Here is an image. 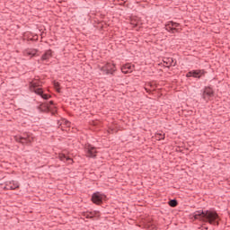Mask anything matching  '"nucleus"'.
<instances>
[{
	"mask_svg": "<svg viewBox=\"0 0 230 230\" xmlns=\"http://www.w3.org/2000/svg\"><path fill=\"white\" fill-rule=\"evenodd\" d=\"M85 152H86V157H96V154H98V152L96 151V147L91 145H89L85 148Z\"/></svg>",
	"mask_w": 230,
	"mask_h": 230,
	"instance_id": "obj_7",
	"label": "nucleus"
},
{
	"mask_svg": "<svg viewBox=\"0 0 230 230\" xmlns=\"http://www.w3.org/2000/svg\"><path fill=\"white\" fill-rule=\"evenodd\" d=\"M100 71H102L103 75H114V73H116V64L106 63L103 66L100 67Z\"/></svg>",
	"mask_w": 230,
	"mask_h": 230,
	"instance_id": "obj_3",
	"label": "nucleus"
},
{
	"mask_svg": "<svg viewBox=\"0 0 230 230\" xmlns=\"http://www.w3.org/2000/svg\"><path fill=\"white\" fill-rule=\"evenodd\" d=\"M206 73L208 72L204 69L192 70V77L200 79L201 76L206 75Z\"/></svg>",
	"mask_w": 230,
	"mask_h": 230,
	"instance_id": "obj_8",
	"label": "nucleus"
},
{
	"mask_svg": "<svg viewBox=\"0 0 230 230\" xmlns=\"http://www.w3.org/2000/svg\"><path fill=\"white\" fill-rule=\"evenodd\" d=\"M51 57H53V51L51 49H49L41 56V60L42 62L49 60Z\"/></svg>",
	"mask_w": 230,
	"mask_h": 230,
	"instance_id": "obj_10",
	"label": "nucleus"
},
{
	"mask_svg": "<svg viewBox=\"0 0 230 230\" xmlns=\"http://www.w3.org/2000/svg\"><path fill=\"white\" fill-rule=\"evenodd\" d=\"M67 158V156L65 154H59L58 155V159L59 161H63L64 163H66V159Z\"/></svg>",
	"mask_w": 230,
	"mask_h": 230,
	"instance_id": "obj_16",
	"label": "nucleus"
},
{
	"mask_svg": "<svg viewBox=\"0 0 230 230\" xmlns=\"http://www.w3.org/2000/svg\"><path fill=\"white\" fill-rule=\"evenodd\" d=\"M47 105H49V107H50V105H55V102L49 101V103H47Z\"/></svg>",
	"mask_w": 230,
	"mask_h": 230,
	"instance_id": "obj_20",
	"label": "nucleus"
},
{
	"mask_svg": "<svg viewBox=\"0 0 230 230\" xmlns=\"http://www.w3.org/2000/svg\"><path fill=\"white\" fill-rule=\"evenodd\" d=\"M14 139L15 141H18V143H22V145L30 143V136H27V137L15 136Z\"/></svg>",
	"mask_w": 230,
	"mask_h": 230,
	"instance_id": "obj_9",
	"label": "nucleus"
},
{
	"mask_svg": "<svg viewBox=\"0 0 230 230\" xmlns=\"http://www.w3.org/2000/svg\"><path fill=\"white\" fill-rule=\"evenodd\" d=\"M180 26H181V24L177 23L175 22H170V23H169V28L171 31H172V33H173V31H177V28H179Z\"/></svg>",
	"mask_w": 230,
	"mask_h": 230,
	"instance_id": "obj_12",
	"label": "nucleus"
},
{
	"mask_svg": "<svg viewBox=\"0 0 230 230\" xmlns=\"http://www.w3.org/2000/svg\"><path fill=\"white\" fill-rule=\"evenodd\" d=\"M190 76H193L192 71H190L186 74L187 78H190Z\"/></svg>",
	"mask_w": 230,
	"mask_h": 230,
	"instance_id": "obj_19",
	"label": "nucleus"
},
{
	"mask_svg": "<svg viewBox=\"0 0 230 230\" xmlns=\"http://www.w3.org/2000/svg\"><path fill=\"white\" fill-rule=\"evenodd\" d=\"M65 161H68L69 162V164H73V163H75V161H73V158L69 157V156H66V160Z\"/></svg>",
	"mask_w": 230,
	"mask_h": 230,
	"instance_id": "obj_18",
	"label": "nucleus"
},
{
	"mask_svg": "<svg viewBox=\"0 0 230 230\" xmlns=\"http://www.w3.org/2000/svg\"><path fill=\"white\" fill-rule=\"evenodd\" d=\"M92 202H93V204H97L100 205L103 202V195H102V193L100 192H94L92 195V199H91Z\"/></svg>",
	"mask_w": 230,
	"mask_h": 230,
	"instance_id": "obj_5",
	"label": "nucleus"
},
{
	"mask_svg": "<svg viewBox=\"0 0 230 230\" xmlns=\"http://www.w3.org/2000/svg\"><path fill=\"white\" fill-rule=\"evenodd\" d=\"M168 204L171 208H177V206H179V201H177V199H171Z\"/></svg>",
	"mask_w": 230,
	"mask_h": 230,
	"instance_id": "obj_14",
	"label": "nucleus"
},
{
	"mask_svg": "<svg viewBox=\"0 0 230 230\" xmlns=\"http://www.w3.org/2000/svg\"><path fill=\"white\" fill-rule=\"evenodd\" d=\"M17 188H19V182L15 181H5V185L4 186V190H17Z\"/></svg>",
	"mask_w": 230,
	"mask_h": 230,
	"instance_id": "obj_6",
	"label": "nucleus"
},
{
	"mask_svg": "<svg viewBox=\"0 0 230 230\" xmlns=\"http://www.w3.org/2000/svg\"><path fill=\"white\" fill-rule=\"evenodd\" d=\"M30 57L31 58V57H39V50L35 49H31Z\"/></svg>",
	"mask_w": 230,
	"mask_h": 230,
	"instance_id": "obj_15",
	"label": "nucleus"
},
{
	"mask_svg": "<svg viewBox=\"0 0 230 230\" xmlns=\"http://www.w3.org/2000/svg\"><path fill=\"white\" fill-rule=\"evenodd\" d=\"M213 96H215V92L213 91V88H211L210 86H206L202 94L203 100L208 101L209 100V98H213Z\"/></svg>",
	"mask_w": 230,
	"mask_h": 230,
	"instance_id": "obj_4",
	"label": "nucleus"
},
{
	"mask_svg": "<svg viewBox=\"0 0 230 230\" xmlns=\"http://www.w3.org/2000/svg\"><path fill=\"white\" fill-rule=\"evenodd\" d=\"M27 55H30V52H27Z\"/></svg>",
	"mask_w": 230,
	"mask_h": 230,
	"instance_id": "obj_21",
	"label": "nucleus"
},
{
	"mask_svg": "<svg viewBox=\"0 0 230 230\" xmlns=\"http://www.w3.org/2000/svg\"><path fill=\"white\" fill-rule=\"evenodd\" d=\"M40 111H41V112H49V104H41L39 106Z\"/></svg>",
	"mask_w": 230,
	"mask_h": 230,
	"instance_id": "obj_13",
	"label": "nucleus"
},
{
	"mask_svg": "<svg viewBox=\"0 0 230 230\" xmlns=\"http://www.w3.org/2000/svg\"><path fill=\"white\" fill-rule=\"evenodd\" d=\"M30 91L31 93H35V94H38V96H40L43 100H49V98H51V95L44 93V90L40 88V82L39 81L30 82Z\"/></svg>",
	"mask_w": 230,
	"mask_h": 230,
	"instance_id": "obj_2",
	"label": "nucleus"
},
{
	"mask_svg": "<svg viewBox=\"0 0 230 230\" xmlns=\"http://www.w3.org/2000/svg\"><path fill=\"white\" fill-rule=\"evenodd\" d=\"M54 87L58 93H60V83L54 82Z\"/></svg>",
	"mask_w": 230,
	"mask_h": 230,
	"instance_id": "obj_17",
	"label": "nucleus"
},
{
	"mask_svg": "<svg viewBox=\"0 0 230 230\" xmlns=\"http://www.w3.org/2000/svg\"><path fill=\"white\" fill-rule=\"evenodd\" d=\"M121 72L124 75H128V73H132V66L130 64H126L121 67Z\"/></svg>",
	"mask_w": 230,
	"mask_h": 230,
	"instance_id": "obj_11",
	"label": "nucleus"
},
{
	"mask_svg": "<svg viewBox=\"0 0 230 230\" xmlns=\"http://www.w3.org/2000/svg\"><path fill=\"white\" fill-rule=\"evenodd\" d=\"M194 220H201V222H208L211 226H218V220L220 217L217 211L213 210H197L192 215H190Z\"/></svg>",
	"mask_w": 230,
	"mask_h": 230,
	"instance_id": "obj_1",
	"label": "nucleus"
}]
</instances>
